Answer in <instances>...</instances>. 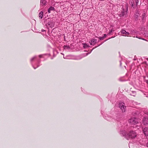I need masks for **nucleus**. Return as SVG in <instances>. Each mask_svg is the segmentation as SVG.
Here are the masks:
<instances>
[{
    "label": "nucleus",
    "mask_w": 148,
    "mask_h": 148,
    "mask_svg": "<svg viewBox=\"0 0 148 148\" xmlns=\"http://www.w3.org/2000/svg\"><path fill=\"white\" fill-rule=\"evenodd\" d=\"M135 1L136 2V5L137 6L138 4L139 1V0H135Z\"/></svg>",
    "instance_id": "412c9836"
},
{
    "label": "nucleus",
    "mask_w": 148,
    "mask_h": 148,
    "mask_svg": "<svg viewBox=\"0 0 148 148\" xmlns=\"http://www.w3.org/2000/svg\"><path fill=\"white\" fill-rule=\"evenodd\" d=\"M64 39L65 41H66L65 36L64 37Z\"/></svg>",
    "instance_id": "bb28decb"
},
{
    "label": "nucleus",
    "mask_w": 148,
    "mask_h": 148,
    "mask_svg": "<svg viewBox=\"0 0 148 148\" xmlns=\"http://www.w3.org/2000/svg\"><path fill=\"white\" fill-rule=\"evenodd\" d=\"M98 38H99L100 40H102L104 39L103 37H99Z\"/></svg>",
    "instance_id": "aec40b11"
},
{
    "label": "nucleus",
    "mask_w": 148,
    "mask_h": 148,
    "mask_svg": "<svg viewBox=\"0 0 148 148\" xmlns=\"http://www.w3.org/2000/svg\"><path fill=\"white\" fill-rule=\"evenodd\" d=\"M64 48L65 49H70V47L68 45H64Z\"/></svg>",
    "instance_id": "2eb2a0df"
},
{
    "label": "nucleus",
    "mask_w": 148,
    "mask_h": 148,
    "mask_svg": "<svg viewBox=\"0 0 148 148\" xmlns=\"http://www.w3.org/2000/svg\"><path fill=\"white\" fill-rule=\"evenodd\" d=\"M43 14V12L42 11H41L39 14L38 16L39 17L42 19V18Z\"/></svg>",
    "instance_id": "f8f14e48"
},
{
    "label": "nucleus",
    "mask_w": 148,
    "mask_h": 148,
    "mask_svg": "<svg viewBox=\"0 0 148 148\" xmlns=\"http://www.w3.org/2000/svg\"><path fill=\"white\" fill-rule=\"evenodd\" d=\"M94 49V48H93L91 50V51H92V50H93Z\"/></svg>",
    "instance_id": "2f4dec72"
},
{
    "label": "nucleus",
    "mask_w": 148,
    "mask_h": 148,
    "mask_svg": "<svg viewBox=\"0 0 148 148\" xmlns=\"http://www.w3.org/2000/svg\"><path fill=\"white\" fill-rule=\"evenodd\" d=\"M135 92V91H134V92H133V93Z\"/></svg>",
    "instance_id": "4c0bfd02"
},
{
    "label": "nucleus",
    "mask_w": 148,
    "mask_h": 148,
    "mask_svg": "<svg viewBox=\"0 0 148 148\" xmlns=\"http://www.w3.org/2000/svg\"><path fill=\"white\" fill-rule=\"evenodd\" d=\"M121 62H120V65L121 66Z\"/></svg>",
    "instance_id": "7c9ffc66"
},
{
    "label": "nucleus",
    "mask_w": 148,
    "mask_h": 148,
    "mask_svg": "<svg viewBox=\"0 0 148 148\" xmlns=\"http://www.w3.org/2000/svg\"><path fill=\"white\" fill-rule=\"evenodd\" d=\"M106 35L105 34H104V36H103V38H105L106 37Z\"/></svg>",
    "instance_id": "b1692460"
},
{
    "label": "nucleus",
    "mask_w": 148,
    "mask_h": 148,
    "mask_svg": "<svg viewBox=\"0 0 148 148\" xmlns=\"http://www.w3.org/2000/svg\"><path fill=\"white\" fill-rule=\"evenodd\" d=\"M108 40V39H107L106 40H105V41H107Z\"/></svg>",
    "instance_id": "e433bc0d"
},
{
    "label": "nucleus",
    "mask_w": 148,
    "mask_h": 148,
    "mask_svg": "<svg viewBox=\"0 0 148 148\" xmlns=\"http://www.w3.org/2000/svg\"><path fill=\"white\" fill-rule=\"evenodd\" d=\"M143 131L144 134L146 136H148V129L147 127H145L143 129Z\"/></svg>",
    "instance_id": "6e6552de"
},
{
    "label": "nucleus",
    "mask_w": 148,
    "mask_h": 148,
    "mask_svg": "<svg viewBox=\"0 0 148 148\" xmlns=\"http://www.w3.org/2000/svg\"><path fill=\"white\" fill-rule=\"evenodd\" d=\"M33 68H34V69H36V68H35V67H33Z\"/></svg>",
    "instance_id": "473e14b6"
},
{
    "label": "nucleus",
    "mask_w": 148,
    "mask_h": 148,
    "mask_svg": "<svg viewBox=\"0 0 148 148\" xmlns=\"http://www.w3.org/2000/svg\"><path fill=\"white\" fill-rule=\"evenodd\" d=\"M97 42V40L95 39H91L89 42V43L91 45H92V43H93L94 44H96Z\"/></svg>",
    "instance_id": "9d476101"
},
{
    "label": "nucleus",
    "mask_w": 148,
    "mask_h": 148,
    "mask_svg": "<svg viewBox=\"0 0 148 148\" xmlns=\"http://www.w3.org/2000/svg\"><path fill=\"white\" fill-rule=\"evenodd\" d=\"M97 47H96L95 48H96Z\"/></svg>",
    "instance_id": "ea45409f"
},
{
    "label": "nucleus",
    "mask_w": 148,
    "mask_h": 148,
    "mask_svg": "<svg viewBox=\"0 0 148 148\" xmlns=\"http://www.w3.org/2000/svg\"><path fill=\"white\" fill-rule=\"evenodd\" d=\"M54 10V8L53 7H50L48 10V12L49 13H50L51 12V10Z\"/></svg>",
    "instance_id": "4468645a"
},
{
    "label": "nucleus",
    "mask_w": 148,
    "mask_h": 148,
    "mask_svg": "<svg viewBox=\"0 0 148 148\" xmlns=\"http://www.w3.org/2000/svg\"><path fill=\"white\" fill-rule=\"evenodd\" d=\"M83 47L84 48H86L87 47H89V46L86 43H83Z\"/></svg>",
    "instance_id": "dca6fc26"
},
{
    "label": "nucleus",
    "mask_w": 148,
    "mask_h": 148,
    "mask_svg": "<svg viewBox=\"0 0 148 148\" xmlns=\"http://www.w3.org/2000/svg\"><path fill=\"white\" fill-rule=\"evenodd\" d=\"M47 2L46 0H40V7H41L46 6L47 4Z\"/></svg>",
    "instance_id": "423d86ee"
},
{
    "label": "nucleus",
    "mask_w": 148,
    "mask_h": 148,
    "mask_svg": "<svg viewBox=\"0 0 148 148\" xmlns=\"http://www.w3.org/2000/svg\"><path fill=\"white\" fill-rule=\"evenodd\" d=\"M89 53H87L86 54V56L88 55V54H89Z\"/></svg>",
    "instance_id": "c756f323"
},
{
    "label": "nucleus",
    "mask_w": 148,
    "mask_h": 148,
    "mask_svg": "<svg viewBox=\"0 0 148 148\" xmlns=\"http://www.w3.org/2000/svg\"><path fill=\"white\" fill-rule=\"evenodd\" d=\"M145 13H143L142 15V20H143L144 18L145 17Z\"/></svg>",
    "instance_id": "4be33fe9"
},
{
    "label": "nucleus",
    "mask_w": 148,
    "mask_h": 148,
    "mask_svg": "<svg viewBox=\"0 0 148 148\" xmlns=\"http://www.w3.org/2000/svg\"><path fill=\"white\" fill-rule=\"evenodd\" d=\"M102 43L100 45H98V46H99L101 45L102 44Z\"/></svg>",
    "instance_id": "c9c22d12"
},
{
    "label": "nucleus",
    "mask_w": 148,
    "mask_h": 148,
    "mask_svg": "<svg viewBox=\"0 0 148 148\" xmlns=\"http://www.w3.org/2000/svg\"><path fill=\"white\" fill-rule=\"evenodd\" d=\"M36 58V56H35L32 58L31 60L30 61L31 62L33 60H34Z\"/></svg>",
    "instance_id": "a211bd4d"
},
{
    "label": "nucleus",
    "mask_w": 148,
    "mask_h": 148,
    "mask_svg": "<svg viewBox=\"0 0 148 148\" xmlns=\"http://www.w3.org/2000/svg\"><path fill=\"white\" fill-rule=\"evenodd\" d=\"M120 134L121 135L125 137L128 140L130 138H133L137 136L136 133L134 131H131L129 134H127L125 130H122L120 131Z\"/></svg>",
    "instance_id": "f257e3e1"
},
{
    "label": "nucleus",
    "mask_w": 148,
    "mask_h": 148,
    "mask_svg": "<svg viewBox=\"0 0 148 148\" xmlns=\"http://www.w3.org/2000/svg\"><path fill=\"white\" fill-rule=\"evenodd\" d=\"M119 107L122 110L123 112L125 111L126 107L125 106V104L123 103H120L119 104Z\"/></svg>",
    "instance_id": "20e7f679"
},
{
    "label": "nucleus",
    "mask_w": 148,
    "mask_h": 148,
    "mask_svg": "<svg viewBox=\"0 0 148 148\" xmlns=\"http://www.w3.org/2000/svg\"><path fill=\"white\" fill-rule=\"evenodd\" d=\"M139 15V14L138 12H136V14H135V19L136 20H138V16Z\"/></svg>",
    "instance_id": "9b49d317"
},
{
    "label": "nucleus",
    "mask_w": 148,
    "mask_h": 148,
    "mask_svg": "<svg viewBox=\"0 0 148 148\" xmlns=\"http://www.w3.org/2000/svg\"><path fill=\"white\" fill-rule=\"evenodd\" d=\"M143 34L144 36L145 37L148 36V31H144V33Z\"/></svg>",
    "instance_id": "ddd939ff"
},
{
    "label": "nucleus",
    "mask_w": 148,
    "mask_h": 148,
    "mask_svg": "<svg viewBox=\"0 0 148 148\" xmlns=\"http://www.w3.org/2000/svg\"><path fill=\"white\" fill-rule=\"evenodd\" d=\"M39 65H38L37 66V67H39Z\"/></svg>",
    "instance_id": "72a5a7b5"
},
{
    "label": "nucleus",
    "mask_w": 148,
    "mask_h": 148,
    "mask_svg": "<svg viewBox=\"0 0 148 148\" xmlns=\"http://www.w3.org/2000/svg\"><path fill=\"white\" fill-rule=\"evenodd\" d=\"M114 31V30L112 29L111 30H110V31L109 32V33L108 34H111V33L112 32H113Z\"/></svg>",
    "instance_id": "6ab92c4d"
},
{
    "label": "nucleus",
    "mask_w": 148,
    "mask_h": 148,
    "mask_svg": "<svg viewBox=\"0 0 148 148\" xmlns=\"http://www.w3.org/2000/svg\"><path fill=\"white\" fill-rule=\"evenodd\" d=\"M128 6L127 5H125L124 8H122V11L119 14L120 17H122L124 16V15L127 14V11L128 10Z\"/></svg>",
    "instance_id": "f03ea898"
},
{
    "label": "nucleus",
    "mask_w": 148,
    "mask_h": 148,
    "mask_svg": "<svg viewBox=\"0 0 148 148\" xmlns=\"http://www.w3.org/2000/svg\"><path fill=\"white\" fill-rule=\"evenodd\" d=\"M130 4H131L132 6L133 7L134 5V1L133 0H132L130 1Z\"/></svg>",
    "instance_id": "f3484780"
},
{
    "label": "nucleus",
    "mask_w": 148,
    "mask_h": 148,
    "mask_svg": "<svg viewBox=\"0 0 148 148\" xmlns=\"http://www.w3.org/2000/svg\"><path fill=\"white\" fill-rule=\"evenodd\" d=\"M143 121L144 125H148V117H144Z\"/></svg>",
    "instance_id": "0eeeda50"
},
{
    "label": "nucleus",
    "mask_w": 148,
    "mask_h": 148,
    "mask_svg": "<svg viewBox=\"0 0 148 148\" xmlns=\"http://www.w3.org/2000/svg\"><path fill=\"white\" fill-rule=\"evenodd\" d=\"M55 22L52 20L49 21L47 24V26H48L49 27L52 28L54 27Z\"/></svg>",
    "instance_id": "39448f33"
},
{
    "label": "nucleus",
    "mask_w": 148,
    "mask_h": 148,
    "mask_svg": "<svg viewBox=\"0 0 148 148\" xmlns=\"http://www.w3.org/2000/svg\"><path fill=\"white\" fill-rule=\"evenodd\" d=\"M121 32L122 34H124L123 35L124 36H128L130 34V33L129 32H126L124 29H122L121 31Z\"/></svg>",
    "instance_id": "1a4fd4ad"
},
{
    "label": "nucleus",
    "mask_w": 148,
    "mask_h": 148,
    "mask_svg": "<svg viewBox=\"0 0 148 148\" xmlns=\"http://www.w3.org/2000/svg\"><path fill=\"white\" fill-rule=\"evenodd\" d=\"M147 83L148 84V81H147Z\"/></svg>",
    "instance_id": "f704fd0d"
},
{
    "label": "nucleus",
    "mask_w": 148,
    "mask_h": 148,
    "mask_svg": "<svg viewBox=\"0 0 148 148\" xmlns=\"http://www.w3.org/2000/svg\"><path fill=\"white\" fill-rule=\"evenodd\" d=\"M147 146L148 147V143L147 144Z\"/></svg>",
    "instance_id": "c85d7f7f"
},
{
    "label": "nucleus",
    "mask_w": 148,
    "mask_h": 148,
    "mask_svg": "<svg viewBox=\"0 0 148 148\" xmlns=\"http://www.w3.org/2000/svg\"><path fill=\"white\" fill-rule=\"evenodd\" d=\"M44 31H45V30H44V29H42L41 30V31H42V32H44Z\"/></svg>",
    "instance_id": "a878e982"
},
{
    "label": "nucleus",
    "mask_w": 148,
    "mask_h": 148,
    "mask_svg": "<svg viewBox=\"0 0 148 148\" xmlns=\"http://www.w3.org/2000/svg\"><path fill=\"white\" fill-rule=\"evenodd\" d=\"M114 37L112 36V37H111V38H114ZM110 38H109V39H110Z\"/></svg>",
    "instance_id": "cd10ccee"
},
{
    "label": "nucleus",
    "mask_w": 148,
    "mask_h": 148,
    "mask_svg": "<svg viewBox=\"0 0 148 148\" xmlns=\"http://www.w3.org/2000/svg\"><path fill=\"white\" fill-rule=\"evenodd\" d=\"M91 52V51H90V53H90Z\"/></svg>",
    "instance_id": "58836bf2"
},
{
    "label": "nucleus",
    "mask_w": 148,
    "mask_h": 148,
    "mask_svg": "<svg viewBox=\"0 0 148 148\" xmlns=\"http://www.w3.org/2000/svg\"><path fill=\"white\" fill-rule=\"evenodd\" d=\"M42 55H40L39 56V57L40 58H41L42 57Z\"/></svg>",
    "instance_id": "393cba45"
},
{
    "label": "nucleus",
    "mask_w": 148,
    "mask_h": 148,
    "mask_svg": "<svg viewBox=\"0 0 148 148\" xmlns=\"http://www.w3.org/2000/svg\"><path fill=\"white\" fill-rule=\"evenodd\" d=\"M139 121L138 119L135 118H132L129 120V122L131 124L133 125L138 123Z\"/></svg>",
    "instance_id": "7ed1b4c3"
},
{
    "label": "nucleus",
    "mask_w": 148,
    "mask_h": 148,
    "mask_svg": "<svg viewBox=\"0 0 148 148\" xmlns=\"http://www.w3.org/2000/svg\"><path fill=\"white\" fill-rule=\"evenodd\" d=\"M136 37V38H139V39H142V40H145V39L144 38H140V37L139 38V37H138V36H137Z\"/></svg>",
    "instance_id": "5701e85b"
}]
</instances>
